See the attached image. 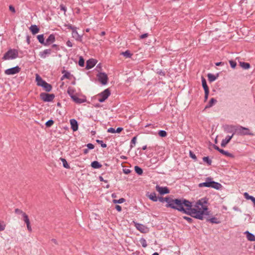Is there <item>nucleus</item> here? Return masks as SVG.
Masks as SVG:
<instances>
[{
  "mask_svg": "<svg viewBox=\"0 0 255 255\" xmlns=\"http://www.w3.org/2000/svg\"><path fill=\"white\" fill-rule=\"evenodd\" d=\"M26 224V226H27V230L30 232H31L32 231V228L31 227V226H30V222L27 223V224Z\"/></svg>",
  "mask_w": 255,
  "mask_h": 255,
  "instance_id": "obj_55",
  "label": "nucleus"
},
{
  "mask_svg": "<svg viewBox=\"0 0 255 255\" xmlns=\"http://www.w3.org/2000/svg\"><path fill=\"white\" fill-rule=\"evenodd\" d=\"M60 7L61 10L64 11V12L66 11V8L63 5H60Z\"/></svg>",
  "mask_w": 255,
  "mask_h": 255,
  "instance_id": "obj_63",
  "label": "nucleus"
},
{
  "mask_svg": "<svg viewBox=\"0 0 255 255\" xmlns=\"http://www.w3.org/2000/svg\"><path fill=\"white\" fill-rule=\"evenodd\" d=\"M220 152L227 156H228V157H233V155L232 154L229 153V152L227 151H225L223 149H222L220 150Z\"/></svg>",
  "mask_w": 255,
  "mask_h": 255,
  "instance_id": "obj_35",
  "label": "nucleus"
},
{
  "mask_svg": "<svg viewBox=\"0 0 255 255\" xmlns=\"http://www.w3.org/2000/svg\"><path fill=\"white\" fill-rule=\"evenodd\" d=\"M18 55L17 50L15 49H10L4 54L2 59L5 60L15 59L18 57Z\"/></svg>",
  "mask_w": 255,
  "mask_h": 255,
  "instance_id": "obj_4",
  "label": "nucleus"
},
{
  "mask_svg": "<svg viewBox=\"0 0 255 255\" xmlns=\"http://www.w3.org/2000/svg\"><path fill=\"white\" fill-rule=\"evenodd\" d=\"M29 29L33 34H35L39 31V28L36 25H32Z\"/></svg>",
  "mask_w": 255,
  "mask_h": 255,
  "instance_id": "obj_19",
  "label": "nucleus"
},
{
  "mask_svg": "<svg viewBox=\"0 0 255 255\" xmlns=\"http://www.w3.org/2000/svg\"><path fill=\"white\" fill-rule=\"evenodd\" d=\"M99 81L103 85L107 84L108 82V76L105 73H100L97 75Z\"/></svg>",
  "mask_w": 255,
  "mask_h": 255,
  "instance_id": "obj_7",
  "label": "nucleus"
},
{
  "mask_svg": "<svg viewBox=\"0 0 255 255\" xmlns=\"http://www.w3.org/2000/svg\"><path fill=\"white\" fill-rule=\"evenodd\" d=\"M234 135V133H233L232 135H228L226 136V137L223 139L221 142V146L222 147H225L226 145L230 142L232 138Z\"/></svg>",
  "mask_w": 255,
  "mask_h": 255,
  "instance_id": "obj_13",
  "label": "nucleus"
},
{
  "mask_svg": "<svg viewBox=\"0 0 255 255\" xmlns=\"http://www.w3.org/2000/svg\"><path fill=\"white\" fill-rule=\"evenodd\" d=\"M110 94V91L109 89L105 90L98 95V97H99L98 101L101 103L104 102L109 97Z\"/></svg>",
  "mask_w": 255,
  "mask_h": 255,
  "instance_id": "obj_5",
  "label": "nucleus"
},
{
  "mask_svg": "<svg viewBox=\"0 0 255 255\" xmlns=\"http://www.w3.org/2000/svg\"><path fill=\"white\" fill-rule=\"evenodd\" d=\"M208 76V80L210 82H212L214 81H215L217 78H218V75H217V76H215L211 73H209L207 75Z\"/></svg>",
  "mask_w": 255,
  "mask_h": 255,
  "instance_id": "obj_25",
  "label": "nucleus"
},
{
  "mask_svg": "<svg viewBox=\"0 0 255 255\" xmlns=\"http://www.w3.org/2000/svg\"><path fill=\"white\" fill-rule=\"evenodd\" d=\"M60 160L62 161V162L63 163V165L65 168H67V169L70 168V166L68 164V163L65 159L63 158H60Z\"/></svg>",
  "mask_w": 255,
  "mask_h": 255,
  "instance_id": "obj_36",
  "label": "nucleus"
},
{
  "mask_svg": "<svg viewBox=\"0 0 255 255\" xmlns=\"http://www.w3.org/2000/svg\"><path fill=\"white\" fill-rule=\"evenodd\" d=\"M139 242L142 247L146 248L147 247V244L145 239L144 238H141L139 240Z\"/></svg>",
  "mask_w": 255,
  "mask_h": 255,
  "instance_id": "obj_37",
  "label": "nucleus"
},
{
  "mask_svg": "<svg viewBox=\"0 0 255 255\" xmlns=\"http://www.w3.org/2000/svg\"><path fill=\"white\" fill-rule=\"evenodd\" d=\"M208 201L207 198H203L193 205L191 202L186 199H171L170 204H167L166 207L183 212L196 219L203 220L205 216L209 215Z\"/></svg>",
  "mask_w": 255,
  "mask_h": 255,
  "instance_id": "obj_1",
  "label": "nucleus"
},
{
  "mask_svg": "<svg viewBox=\"0 0 255 255\" xmlns=\"http://www.w3.org/2000/svg\"><path fill=\"white\" fill-rule=\"evenodd\" d=\"M88 149H92L94 148V145L92 143H88L86 145Z\"/></svg>",
  "mask_w": 255,
  "mask_h": 255,
  "instance_id": "obj_51",
  "label": "nucleus"
},
{
  "mask_svg": "<svg viewBox=\"0 0 255 255\" xmlns=\"http://www.w3.org/2000/svg\"><path fill=\"white\" fill-rule=\"evenodd\" d=\"M134 170H135V172L138 174V175H141L143 173V170L142 169L139 167V166H135L134 167Z\"/></svg>",
  "mask_w": 255,
  "mask_h": 255,
  "instance_id": "obj_33",
  "label": "nucleus"
},
{
  "mask_svg": "<svg viewBox=\"0 0 255 255\" xmlns=\"http://www.w3.org/2000/svg\"><path fill=\"white\" fill-rule=\"evenodd\" d=\"M96 141L98 143L100 144L102 147L105 148L107 147V144L106 143H104L102 140L97 139Z\"/></svg>",
  "mask_w": 255,
  "mask_h": 255,
  "instance_id": "obj_45",
  "label": "nucleus"
},
{
  "mask_svg": "<svg viewBox=\"0 0 255 255\" xmlns=\"http://www.w3.org/2000/svg\"><path fill=\"white\" fill-rule=\"evenodd\" d=\"M51 51L52 50L50 49H45L43 51L40 52L39 55L41 58L44 59L47 57V56L51 53Z\"/></svg>",
  "mask_w": 255,
  "mask_h": 255,
  "instance_id": "obj_14",
  "label": "nucleus"
},
{
  "mask_svg": "<svg viewBox=\"0 0 255 255\" xmlns=\"http://www.w3.org/2000/svg\"><path fill=\"white\" fill-rule=\"evenodd\" d=\"M108 132H111V133H115L116 130L115 129V128H110L108 129Z\"/></svg>",
  "mask_w": 255,
  "mask_h": 255,
  "instance_id": "obj_53",
  "label": "nucleus"
},
{
  "mask_svg": "<svg viewBox=\"0 0 255 255\" xmlns=\"http://www.w3.org/2000/svg\"><path fill=\"white\" fill-rule=\"evenodd\" d=\"M202 84L205 92L209 91L206 79L203 77H202Z\"/></svg>",
  "mask_w": 255,
  "mask_h": 255,
  "instance_id": "obj_26",
  "label": "nucleus"
},
{
  "mask_svg": "<svg viewBox=\"0 0 255 255\" xmlns=\"http://www.w3.org/2000/svg\"><path fill=\"white\" fill-rule=\"evenodd\" d=\"M42 87L45 90L46 92H50L52 89V86L50 84L47 83L46 82L43 84Z\"/></svg>",
  "mask_w": 255,
  "mask_h": 255,
  "instance_id": "obj_24",
  "label": "nucleus"
},
{
  "mask_svg": "<svg viewBox=\"0 0 255 255\" xmlns=\"http://www.w3.org/2000/svg\"><path fill=\"white\" fill-rule=\"evenodd\" d=\"M15 213L17 214H21L22 216L23 215V214L25 213L22 210H21L18 208H16L15 209Z\"/></svg>",
  "mask_w": 255,
  "mask_h": 255,
  "instance_id": "obj_49",
  "label": "nucleus"
},
{
  "mask_svg": "<svg viewBox=\"0 0 255 255\" xmlns=\"http://www.w3.org/2000/svg\"><path fill=\"white\" fill-rule=\"evenodd\" d=\"M40 97L44 102H51L55 98V95L53 94L42 93L40 95Z\"/></svg>",
  "mask_w": 255,
  "mask_h": 255,
  "instance_id": "obj_6",
  "label": "nucleus"
},
{
  "mask_svg": "<svg viewBox=\"0 0 255 255\" xmlns=\"http://www.w3.org/2000/svg\"><path fill=\"white\" fill-rule=\"evenodd\" d=\"M37 37V39H38L39 42L41 44L45 45V41H44L43 34L38 35Z\"/></svg>",
  "mask_w": 255,
  "mask_h": 255,
  "instance_id": "obj_32",
  "label": "nucleus"
},
{
  "mask_svg": "<svg viewBox=\"0 0 255 255\" xmlns=\"http://www.w3.org/2000/svg\"><path fill=\"white\" fill-rule=\"evenodd\" d=\"M147 36H148V34L147 33H144V34H142V35H141L140 36V39H144V38H146Z\"/></svg>",
  "mask_w": 255,
  "mask_h": 255,
  "instance_id": "obj_57",
  "label": "nucleus"
},
{
  "mask_svg": "<svg viewBox=\"0 0 255 255\" xmlns=\"http://www.w3.org/2000/svg\"><path fill=\"white\" fill-rule=\"evenodd\" d=\"M125 201V199L124 198H120L119 200H114L113 203L121 204V203H124Z\"/></svg>",
  "mask_w": 255,
  "mask_h": 255,
  "instance_id": "obj_43",
  "label": "nucleus"
},
{
  "mask_svg": "<svg viewBox=\"0 0 255 255\" xmlns=\"http://www.w3.org/2000/svg\"><path fill=\"white\" fill-rule=\"evenodd\" d=\"M237 128V126L233 125H225L224 127V130L227 133H234V134H236V129Z\"/></svg>",
  "mask_w": 255,
  "mask_h": 255,
  "instance_id": "obj_9",
  "label": "nucleus"
},
{
  "mask_svg": "<svg viewBox=\"0 0 255 255\" xmlns=\"http://www.w3.org/2000/svg\"><path fill=\"white\" fill-rule=\"evenodd\" d=\"M183 218L187 220L189 223H191L192 221H193L192 218L184 216L183 217Z\"/></svg>",
  "mask_w": 255,
  "mask_h": 255,
  "instance_id": "obj_54",
  "label": "nucleus"
},
{
  "mask_svg": "<svg viewBox=\"0 0 255 255\" xmlns=\"http://www.w3.org/2000/svg\"><path fill=\"white\" fill-rule=\"evenodd\" d=\"M136 136H134L132 138V139L131 140V143L135 144L136 143Z\"/></svg>",
  "mask_w": 255,
  "mask_h": 255,
  "instance_id": "obj_60",
  "label": "nucleus"
},
{
  "mask_svg": "<svg viewBox=\"0 0 255 255\" xmlns=\"http://www.w3.org/2000/svg\"><path fill=\"white\" fill-rule=\"evenodd\" d=\"M236 134L238 135L244 136L247 135H253L254 134L252 133L249 128L243 127L241 126H237L236 129Z\"/></svg>",
  "mask_w": 255,
  "mask_h": 255,
  "instance_id": "obj_3",
  "label": "nucleus"
},
{
  "mask_svg": "<svg viewBox=\"0 0 255 255\" xmlns=\"http://www.w3.org/2000/svg\"><path fill=\"white\" fill-rule=\"evenodd\" d=\"M147 196L152 201L156 202L158 200V198L156 197L155 192L150 193V194H147Z\"/></svg>",
  "mask_w": 255,
  "mask_h": 255,
  "instance_id": "obj_22",
  "label": "nucleus"
},
{
  "mask_svg": "<svg viewBox=\"0 0 255 255\" xmlns=\"http://www.w3.org/2000/svg\"><path fill=\"white\" fill-rule=\"evenodd\" d=\"M84 60L83 59V58H82V57H81L79 60V62H78V64L79 65V66H81V67H83L84 66Z\"/></svg>",
  "mask_w": 255,
  "mask_h": 255,
  "instance_id": "obj_48",
  "label": "nucleus"
},
{
  "mask_svg": "<svg viewBox=\"0 0 255 255\" xmlns=\"http://www.w3.org/2000/svg\"><path fill=\"white\" fill-rule=\"evenodd\" d=\"M55 40V36L54 34H50L48 38L45 41V46H47L53 43Z\"/></svg>",
  "mask_w": 255,
  "mask_h": 255,
  "instance_id": "obj_15",
  "label": "nucleus"
},
{
  "mask_svg": "<svg viewBox=\"0 0 255 255\" xmlns=\"http://www.w3.org/2000/svg\"><path fill=\"white\" fill-rule=\"evenodd\" d=\"M244 195L245 198L248 200H251L252 199V198L254 197L252 196L249 195V194L247 192L244 193Z\"/></svg>",
  "mask_w": 255,
  "mask_h": 255,
  "instance_id": "obj_46",
  "label": "nucleus"
},
{
  "mask_svg": "<svg viewBox=\"0 0 255 255\" xmlns=\"http://www.w3.org/2000/svg\"><path fill=\"white\" fill-rule=\"evenodd\" d=\"M71 128L73 131H76L78 128V125L77 121L75 119H71L70 121Z\"/></svg>",
  "mask_w": 255,
  "mask_h": 255,
  "instance_id": "obj_16",
  "label": "nucleus"
},
{
  "mask_svg": "<svg viewBox=\"0 0 255 255\" xmlns=\"http://www.w3.org/2000/svg\"><path fill=\"white\" fill-rule=\"evenodd\" d=\"M158 134L161 137H165L167 135V132L163 130H160L158 132Z\"/></svg>",
  "mask_w": 255,
  "mask_h": 255,
  "instance_id": "obj_40",
  "label": "nucleus"
},
{
  "mask_svg": "<svg viewBox=\"0 0 255 255\" xmlns=\"http://www.w3.org/2000/svg\"><path fill=\"white\" fill-rule=\"evenodd\" d=\"M203 160L204 161V162H206L209 165H210L212 163V161L211 159H209V158L207 156V157H204L203 158Z\"/></svg>",
  "mask_w": 255,
  "mask_h": 255,
  "instance_id": "obj_39",
  "label": "nucleus"
},
{
  "mask_svg": "<svg viewBox=\"0 0 255 255\" xmlns=\"http://www.w3.org/2000/svg\"><path fill=\"white\" fill-rule=\"evenodd\" d=\"M72 100L77 104H82L86 101V100L85 99L79 98L76 96L74 97Z\"/></svg>",
  "mask_w": 255,
  "mask_h": 255,
  "instance_id": "obj_21",
  "label": "nucleus"
},
{
  "mask_svg": "<svg viewBox=\"0 0 255 255\" xmlns=\"http://www.w3.org/2000/svg\"><path fill=\"white\" fill-rule=\"evenodd\" d=\"M67 27L68 29H70L72 30V31L75 30L76 29H77V28L75 26H72L70 24H68L67 25Z\"/></svg>",
  "mask_w": 255,
  "mask_h": 255,
  "instance_id": "obj_50",
  "label": "nucleus"
},
{
  "mask_svg": "<svg viewBox=\"0 0 255 255\" xmlns=\"http://www.w3.org/2000/svg\"><path fill=\"white\" fill-rule=\"evenodd\" d=\"M91 166L95 169L99 168L102 167V165L97 161H94L92 162Z\"/></svg>",
  "mask_w": 255,
  "mask_h": 255,
  "instance_id": "obj_28",
  "label": "nucleus"
},
{
  "mask_svg": "<svg viewBox=\"0 0 255 255\" xmlns=\"http://www.w3.org/2000/svg\"><path fill=\"white\" fill-rule=\"evenodd\" d=\"M123 129V128H118L116 130V132L120 133L121 131H122Z\"/></svg>",
  "mask_w": 255,
  "mask_h": 255,
  "instance_id": "obj_64",
  "label": "nucleus"
},
{
  "mask_svg": "<svg viewBox=\"0 0 255 255\" xmlns=\"http://www.w3.org/2000/svg\"><path fill=\"white\" fill-rule=\"evenodd\" d=\"M66 45L68 47H72V43L70 40H68L66 42Z\"/></svg>",
  "mask_w": 255,
  "mask_h": 255,
  "instance_id": "obj_62",
  "label": "nucleus"
},
{
  "mask_svg": "<svg viewBox=\"0 0 255 255\" xmlns=\"http://www.w3.org/2000/svg\"><path fill=\"white\" fill-rule=\"evenodd\" d=\"M156 190L158 191L161 195H163L165 194H168L169 193V190L166 187H160L158 185L156 186Z\"/></svg>",
  "mask_w": 255,
  "mask_h": 255,
  "instance_id": "obj_11",
  "label": "nucleus"
},
{
  "mask_svg": "<svg viewBox=\"0 0 255 255\" xmlns=\"http://www.w3.org/2000/svg\"><path fill=\"white\" fill-rule=\"evenodd\" d=\"M36 81L37 85L41 87L45 83V81H44L38 74H36Z\"/></svg>",
  "mask_w": 255,
  "mask_h": 255,
  "instance_id": "obj_17",
  "label": "nucleus"
},
{
  "mask_svg": "<svg viewBox=\"0 0 255 255\" xmlns=\"http://www.w3.org/2000/svg\"><path fill=\"white\" fill-rule=\"evenodd\" d=\"M135 227L141 233H146L149 231L148 228L145 226L139 224V223H134Z\"/></svg>",
  "mask_w": 255,
  "mask_h": 255,
  "instance_id": "obj_10",
  "label": "nucleus"
},
{
  "mask_svg": "<svg viewBox=\"0 0 255 255\" xmlns=\"http://www.w3.org/2000/svg\"><path fill=\"white\" fill-rule=\"evenodd\" d=\"M53 124L54 121L52 120H49L45 123V125L47 127H50L52 126Z\"/></svg>",
  "mask_w": 255,
  "mask_h": 255,
  "instance_id": "obj_44",
  "label": "nucleus"
},
{
  "mask_svg": "<svg viewBox=\"0 0 255 255\" xmlns=\"http://www.w3.org/2000/svg\"><path fill=\"white\" fill-rule=\"evenodd\" d=\"M209 93V91L205 92V101L208 99Z\"/></svg>",
  "mask_w": 255,
  "mask_h": 255,
  "instance_id": "obj_59",
  "label": "nucleus"
},
{
  "mask_svg": "<svg viewBox=\"0 0 255 255\" xmlns=\"http://www.w3.org/2000/svg\"><path fill=\"white\" fill-rule=\"evenodd\" d=\"M171 198H169V197H165V198H163V197H159L158 198V200H159L160 202H167V204H169L171 200Z\"/></svg>",
  "mask_w": 255,
  "mask_h": 255,
  "instance_id": "obj_29",
  "label": "nucleus"
},
{
  "mask_svg": "<svg viewBox=\"0 0 255 255\" xmlns=\"http://www.w3.org/2000/svg\"><path fill=\"white\" fill-rule=\"evenodd\" d=\"M198 186L200 188L203 187H211L217 190H220L222 187V185L220 183L212 181L211 177L207 178L206 182L199 184Z\"/></svg>",
  "mask_w": 255,
  "mask_h": 255,
  "instance_id": "obj_2",
  "label": "nucleus"
},
{
  "mask_svg": "<svg viewBox=\"0 0 255 255\" xmlns=\"http://www.w3.org/2000/svg\"><path fill=\"white\" fill-rule=\"evenodd\" d=\"M123 171L125 174H128L130 172V170L129 169H124Z\"/></svg>",
  "mask_w": 255,
  "mask_h": 255,
  "instance_id": "obj_58",
  "label": "nucleus"
},
{
  "mask_svg": "<svg viewBox=\"0 0 255 255\" xmlns=\"http://www.w3.org/2000/svg\"><path fill=\"white\" fill-rule=\"evenodd\" d=\"M216 102H217V100L216 99H215L214 98H212L210 100L208 104L206 106L205 108L207 109V108H209L212 107L213 106V105L214 104H215Z\"/></svg>",
  "mask_w": 255,
  "mask_h": 255,
  "instance_id": "obj_31",
  "label": "nucleus"
},
{
  "mask_svg": "<svg viewBox=\"0 0 255 255\" xmlns=\"http://www.w3.org/2000/svg\"><path fill=\"white\" fill-rule=\"evenodd\" d=\"M229 63L230 64L231 67L232 68H235L236 67L237 63H236V62L235 61H234L233 60H230L229 61Z\"/></svg>",
  "mask_w": 255,
  "mask_h": 255,
  "instance_id": "obj_47",
  "label": "nucleus"
},
{
  "mask_svg": "<svg viewBox=\"0 0 255 255\" xmlns=\"http://www.w3.org/2000/svg\"><path fill=\"white\" fill-rule=\"evenodd\" d=\"M96 64V60L94 59H90L86 62V69H90L93 68Z\"/></svg>",
  "mask_w": 255,
  "mask_h": 255,
  "instance_id": "obj_12",
  "label": "nucleus"
},
{
  "mask_svg": "<svg viewBox=\"0 0 255 255\" xmlns=\"http://www.w3.org/2000/svg\"><path fill=\"white\" fill-rule=\"evenodd\" d=\"M22 217L23 218V221L26 224L30 222L28 216L25 214H23Z\"/></svg>",
  "mask_w": 255,
  "mask_h": 255,
  "instance_id": "obj_42",
  "label": "nucleus"
},
{
  "mask_svg": "<svg viewBox=\"0 0 255 255\" xmlns=\"http://www.w3.org/2000/svg\"><path fill=\"white\" fill-rule=\"evenodd\" d=\"M115 208L119 212H121L122 211V207L120 205H116Z\"/></svg>",
  "mask_w": 255,
  "mask_h": 255,
  "instance_id": "obj_61",
  "label": "nucleus"
},
{
  "mask_svg": "<svg viewBox=\"0 0 255 255\" xmlns=\"http://www.w3.org/2000/svg\"><path fill=\"white\" fill-rule=\"evenodd\" d=\"M240 65L243 68L245 69H248L250 67V65L248 63L240 62Z\"/></svg>",
  "mask_w": 255,
  "mask_h": 255,
  "instance_id": "obj_34",
  "label": "nucleus"
},
{
  "mask_svg": "<svg viewBox=\"0 0 255 255\" xmlns=\"http://www.w3.org/2000/svg\"><path fill=\"white\" fill-rule=\"evenodd\" d=\"M9 9L13 13L15 12V8L12 5H10L9 6Z\"/></svg>",
  "mask_w": 255,
  "mask_h": 255,
  "instance_id": "obj_56",
  "label": "nucleus"
},
{
  "mask_svg": "<svg viewBox=\"0 0 255 255\" xmlns=\"http://www.w3.org/2000/svg\"><path fill=\"white\" fill-rule=\"evenodd\" d=\"M20 68L18 66H15L13 68L6 69L4 73L6 75H14L18 73L20 71Z\"/></svg>",
  "mask_w": 255,
  "mask_h": 255,
  "instance_id": "obj_8",
  "label": "nucleus"
},
{
  "mask_svg": "<svg viewBox=\"0 0 255 255\" xmlns=\"http://www.w3.org/2000/svg\"><path fill=\"white\" fill-rule=\"evenodd\" d=\"M122 54L126 58H129L131 56V54L128 50L122 52Z\"/></svg>",
  "mask_w": 255,
  "mask_h": 255,
  "instance_id": "obj_41",
  "label": "nucleus"
},
{
  "mask_svg": "<svg viewBox=\"0 0 255 255\" xmlns=\"http://www.w3.org/2000/svg\"><path fill=\"white\" fill-rule=\"evenodd\" d=\"M245 234L247 236V238L249 241H255V236L253 234L250 233L249 231H246Z\"/></svg>",
  "mask_w": 255,
  "mask_h": 255,
  "instance_id": "obj_18",
  "label": "nucleus"
},
{
  "mask_svg": "<svg viewBox=\"0 0 255 255\" xmlns=\"http://www.w3.org/2000/svg\"><path fill=\"white\" fill-rule=\"evenodd\" d=\"M189 154H190V156L192 158H193L194 159H196V156L195 154H194L192 151H190Z\"/></svg>",
  "mask_w": 255,
  "mask_h": 255,
  "instance_id": "obj_52",
  "label": "nucleus"
},
{
  "mask_svg": "<svg viewBox=\"0 0 255 255\" xmlns=\"http://www.w3.org/2000/svg\"><path fill=\"white\" fill-rule=\"evenodd\" d=\"M207 221L208 222H210L211 223H213V224H220L221 223V222L219 220V219L216 217H212L210 219H207Z\"/></svg>",
  "mask_w": 255,
  "mask_h": 255,
  "instance_id": "obj_27",
  "label": "nucleus"
},
{
  "mask_svg": "<svg viewBox=\"0 0 255 255\" xmlns=\"http://www.w3.org/2000/svg\"><path fill=\"white\" fill-rule=\"evenodd\" d=\"M67 93L69 94V95L71 97L72 99H73V98L74 97H75L76 96V95H74V94H75L74 90L73 88H71V87H69L68 88Z\"/></svg>",
  "mask_w": 255,
  "mask_h": 255,
  "instance_id": "obj_30",
  "label": "nucleus"
},
{
  "mask_svg": "<svg viewBox=\"0 0 255 255\" xmlns=\"http://www.w3.org/2000/svg\"><path fill=\"white\" fill-rule=\"evenodd\" d=\"M6 227V225L3 221L0 220V231L4 230Z\"/></svg>",
  "mask_w": 255,
  "mask_h": 255,
  "instance_id": "obj_38",
  "label": "nucleus"
},
{
  "mask_svg": "<svg viewBox=\"0 0 255 255\" xmlns=\"http://www.w3.org/2000/svg\"><path fill=\"white\" fill-rule=\"evenodd\" d=\"M62 73L63 74V75L62 76V77L61 78V80H63L64 79H70L71 74L69 72H68L66 70H63L62 71Z\"/></svg>",
  "mask_w": 255,
  "mask_h": 255,
  "instance_id": "obj_23",
  "label": "nucleus"
},
{
  "mask_svg": "<svg viewBox=\"0 0 255 255\" xmlns=\"http://www.w3.org/2000/svg\"><path fill=\"white\" fill-rule=\"evenodd\" d=\"M72 36L76 40L78 41H82V36L79 35L76 29L73 31H72Z\"/></svg>",
  "mask_w": 255,
  "mask_h": 255,
  "instance_id": "obj_20",
  "label": "nucleus"
}]
</instances>
